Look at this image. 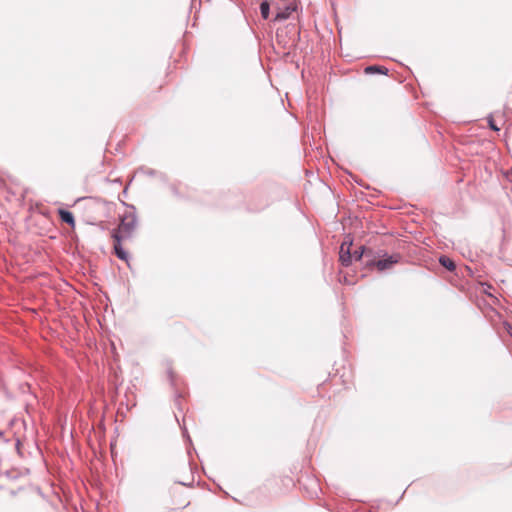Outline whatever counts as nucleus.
Segmentation results:
<instances>
[{"label": "nucleus", "mask_w": 512, "mask_h": 512, "mask_svg": "<svg viewBox=\"0 0 512 512\" xmlns=\"http://www.w3.org/2000/svg\"><path fill=\"white\" fill-rule=\"evenodd\" d=\"M401 260V255L399 253L395 254H387L384 253L381 259L376 260L375 255L372 258L365 261L366 267H376L379 271H384L387 269H391L393 265L399 263Z\"/></svg>", "instance_id": "nucleus-2"}, {"label": "nucleus", "mask_w": 512, "mask_h": 512, "mask_svg": "<svg viewBox=\"0 0 512 512\" xmlns=\"http://www.w3.org/2000/svg\"><path fill=\"white\" fill-rule=\"evenodd\" d=\"M171 191L173 192V194L175 196H179V192H178V190H177V188L175 186H173V185L171 186Z\"/></svg>", "instance_id": "nucleus-14"}, {"label": "nucleus", "mask_w": 512, "mask_h": 512, "mask_svg": "<svg viewBox=\"0 0 512 512\" xmlns=\"http://www.w3.org/2000/svg\"><path fill=\"white\" fill-rule=\"evenodd\" d=\"M137 173L146 175L148 177H158L162 182H165V183L168 181V177L165 173L157 171L152 168L143 166V167L138 168Z\"/></svg>", "instance_id": "nucleus-6"}, {"label": "nucleus", "mask_w": 512, "mask_h": 512, "mask_svg": "<svg viewBox=\"0 0 512 512\" xmlns=\"http://www.w3.org/2000/svg\"><path fill=\"white\" fill-rule=\"evenodd\" d=\"M365 73L366 74H376V73H379V74L387 75L388 74V69L386 67H384V66L371 65V66H367L365 68Z\"/></svg>", "instance_id": "nucleus-10"}, {"label": "nucleus", "mask_w": 512, "mask_h": 512, "mask_svg": "<svg viewBox=\"0 0 512 512\" xmlns=\"http://www.w3.org/2000/svg\"><path fill=\"white\" fill-rule=\"evenodd\" d=\"M296 10V7L293 5H287L283 8H279L275 14L273 19L274 22H281L288 19L292 12Z\"/></svg>", "instance_id": "nucleus-7"}, {"label": "nucleus", "mask_w": 512, "mask_h": 512, "mask_svg": "<svg viewBox=\"0 0 512 512\" xmlns=\"http://www.w3.org/2000/svg\"><path fill=\"white\" fill-rule=\"evenodd\" d=\"M511 178H512V170H511Z\"/></svg>", "instance_id": "nucleus-17"}, {"label": "nucleus", "mask_w": 512, "mask_h": 512, "mask_svg": "<svg viewBox=\"0 0 512 512\" xmlns=\"http://www.w3.org/2000/svg\"><path fill=\"white\" fill-rule=\"evenodd\" d=\"M353 261H363L365 265V261L372 258L374 252L371 249H366L365 246H360L357 250L352 253Z\"/></svg>", "instance_id": "nucleus-4"}, {"label": "nucleus", "mask_w": 512, "mask_h": 512, "mask_svg": "<svg viewBox=\"0 0 512 512\" xmlns=\"http://www.w3.org/2000/svg\"><path fill=\"white\" fill-rule=\"evenodd\" d=\"M127 211L120 218V225L118 226L116 231H119V234L124 238H131L137 225H138V217L136 213V208L134 205L126 204Z\"/></svg>", "instance_id": "nucleus-1"}, {"label": "nucleus", "mask_w": 512, "mask_h": 512, "mask_svg": "<svg viewBox=\"0 0 512 512\" xmlns=\"http://www.w3.org/2000/svg\"><path fill=\"white\" fill-rule=\"evenodd\" d=\"M339 261L342 266L349 267L353 262L351 248L340 246Z\"/></svg>", "instance_id": "nucleus-5"}, {"label": "nucleus", "mask_w": 512, "mask_h": 512, "mask_svg": "<svg viewBox=\"0 0 512 512\" xmlns=\"http://www.w3.org/2000/svg\"><path fill=\"white\" fill-rule=\"evenodd\" d=\"M352 245H353V239L351 238L350 235L346 236L344 241L341 244V246L348 247V248H351Z\"/></svg>", "instance_id": "nucleus-13"}, {"label": "nucleus", "mask_w": 512, "mask_h": 512, "mask_svg": "<svg viewBox=\"0 0 512 512\" xmlns=\"http://www.w3.org/2000/svg\"><path fill=\"white\" fill-rule=\"evenodd\" d=\"M260 13L263 19L267 20L270 16V3L268 0H263L260 3Z\"/></svg>", "instance_id": "nucleus-11"}, {"label": "nucleus", "mask_w": 512, "mask_h": 512, "mask_svg": "<svg viewBox=\"0 0 512 512\" xmlns=\"http://www.w3.org/2000/svg\"><path fill=\"white\" fill-rule=\"evenodd\" d=\"M168 373H169V377H170L171 381H173V374H172V371H171V370H169V371H168Z\"/></svg>", "instance_id": "nucleus-15"}, {"label": "nucleus", "mask_w": 512, "mask_h": 512, "mask_svg": "<svg viewBox=\"0 0 512 512\" xmlns=\"http://www.w3.org/2000/svg\"><path fill=\"white\" fill-rule=\"evenodd\" d=\"M439 263L450 272L456 269L454 261L445 255L439 257Z\"/></svg>", "instance_id": "nucleus-9"}, {"label": "nucleus", "mask_w": 512, "mask_h": 512, "mask_svg": "<svg viewBox=\"0 0 512 512\" xmlns=\"http://www.w3.org/2000/svg\"><path fill=\"white\" fill-rule=\"evenodd\" d=\"M111 237H112V238H113V240H114L113 249H114V253H115V255H116L120 260L128 261L129 255H128V253L124 250V248L122 247V244H121L122 239H123V236L119 234V231L113 230V231H112V234H111Z\"/></svg>", "instance_id": "nucleus-3"}, {"label": "nucleus", "mask_w": 512, "mask_h": 512, "mask_svg": "<svg viewBox=\"0 0 512 512\" xmlns=\"http://www.w3.org/2000/svg\"><path fill=\"white\" fill-rule=\"evenodd\" d=\"M487 120H488L489 128L491 130H493V131H499L500 130V128L496 125V123L494 122V120H493L491 115L488 117Z\"/></svg>", "instance_id": "nucleus-12"}, {"label": "nucleus", "mask_w": 512, "mask_h": 512, "mask_svg": "<svg viewBox=\"0 0 512 512\" xmlns=\"http://www.w3.org/2000/svg\"><path fill=\"white\" fill-rule=\"evenodd\" d=\"M1 436H3V432H2V431H0V437H1Z\"/></svg>", "instance_id": "nucleus-16"}, {"label": "nucleus", "mask_w": 512, "mask_h": 512, "mask_svg": "<svg viewBox=\"0 0 512 512\" xmlns=\"http://www.w3.org/2000/svg\"><path fill=\"white\" fill-rule=\"evenodd\" d=\"M58 215L62 222L68 224L72 228L75 227V218L72 212L66 209H59Z\"/></svg>", "instance_id": "nucleus-8"}]
</instances>
